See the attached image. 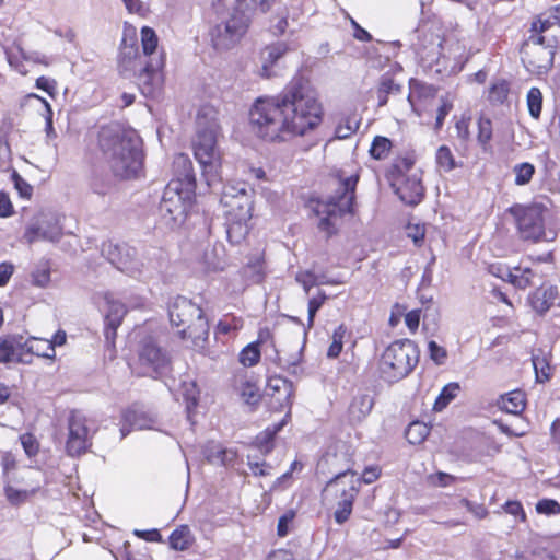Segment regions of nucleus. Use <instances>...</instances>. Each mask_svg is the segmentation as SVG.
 <instances>
[{"label":"nucleus","mask_w":560,"mask_h":560,"mask_svg":"<svg viewBox=\"0 0 560 560\" xmlns=\"http://www.w3.org/2000/svg\"><path fill=\"white\" fill-rule=\"evenodd\" d=\"M402 93V85L398 83L389 73H384L378 83L377 98L378 106H385L388 103L389 96L400 95Z\"/></svg>","instance_id":"a878e982"},{"label":"nucleus","mask_w":560,"mask_h":560,"mask_svg":"<svg viewBox=\"0 0 560 560\" xmlns=\"http://www.w3.org/2000/svg\"><path fill=\"white\" fill-rule=\"evenodd\" d=\"M326 300V295L322 292H319L317 295L313 296L308 301V323L310 325H313L314 317L317 313V311L322 307Z\"/></svg>","instance_id":"13d9d810"},{"label":"nucleus","mask_w":560,"mask_h":560,"mask_svg":"<svg viewBox=\"0 0 560 560\" xmlns=\"http://www.w3.org/2000/svg\"><path fill=\"white\" fill-rule=\"evenodd\" d=\"M35 86L48 93L50 96H54L56 93L57 82L54 79L42 75L36 79Z\"/></svg>","instance_id":"052dcab7"},{"label":"nucleus","mask_w":560,"mask_h":560,"mask_svg":"<svg viewBox=\"0 0 560 560\" xmlns=\"http://www.w3.org/2000/svg\"><path fill=\"white\" fill-rule=\"evenodd\" d=\"M499 407L513 415H520L526 406L525 393L522 390H513L502 395L499 400Z\"/></svg>","instance_id":"cd10ccee"},{"label":"nucleus","mask_w":560,"mask_h":560,"mask_svg":"<svg viewBox=\"0 0 560 560\" xmlns=\"http://www.w3.org/2000/svg\"><path fill=\"white\" fill-rule=\"evenodd\" d=\"M346 327L343 325H340L332 334V341L330 343V346L328 347V350H327V357L328 358H331V359H335L337 358L341 351H342V347H343V338H345V335H346Z\"/></svg>","instance_id":"c03bdc74"},{"label":"nucleus","mask_w":560,"mask_h":560,"mask_svg":"<svg viewBox=\"0 0 560 560\" xmlns=\"http://www.w3.org/2000/svg\"><path fill=\"white\" fill-rule=\"evenodd\" d=\"M55 359L56 350L48 339L30 337L24 343L19 345L18 362L30 364L32 357Z\"/></svg>","instance_id":"f3484780"},{"label":"nucleus","mask_w":560,"mask_h":560,"mask_svg":"<svg viewBox=\"0 0 560 560\" xmlns=\"http://www.w3.org/2000/svg\"><path fill=\"white\" fill-rule=\"evenodd\" d=\"M108 310L105 315L104 336L106 342L114 349L117 338V329L122 324L124 317L127 314V307L124 303L118 301H108Z\"/></svg>","instance_id":"6ab92c4d"},{"label":"nucleus","mask_w":560,"mask_h":560,"mask_svg":"<svg viewBox=\"0 0 560 560\" xmlns=\"http://www.w3.org/2000/svg\"><path fill=\"white\" fill-rule=\"evenodd\" d=\"M19 345L12 336L0 337V363L18 361Z\"/></svg>","instance_id":"2f4dec72"},{"label":"nucleus","mask_w":560,"mask_h":560,"mask_svg":"<svg viewBox=\"0 0 560 560\" xmlns=\"http://www.w3.org/2000/svg\"><path fill=\"white\" fill-rule=\"evenodd\" d=\"M510 86L505 80H501L490 88L489 100L502 104L509 95Z\"/></svg>","instance_id":"de8ad7c7"},{"label":"nucleus","mask_w":560,"mask_h":560,"mask_svg":"<svg viewBox=\"0 0 560 560\" xmlns=\"http://www.w3.org/2000/svg\"><path fill=\"white\" fill-rule=\"evenodd\" d=\"M14 213L13 205L7 192L0 191V218H8Z\"/></svg>","instance_id":"0e129e2a"},{"label":"nucleus","mask_w":560,"mask_h":560,"mask_svg":"<svg viewBox=\"0 0 560 560\" xmlns=\"http://www.w3.org/2000/svg\"><path fill=\"white\" fill-rule=\"evenodd\" d=\"M430 433V428L421 421L411 422L406 429L405 435L410 444L417 445L422 443Z\"/></svg>","instance_id":"473e14b6"},{"label":"nucleus","mask_w":560,"mask_h":560,"mask_svg":"<svg viewBox=\"0 0 560 560\" xmlns=\"http://www.w3.org/2000/svg\"><path fill=\"white\" fill-rule=\"evenodd\" d=\"M380 477V468L377 466L365 467L362 471L352 469V490L354 489V482L372 483Z\"/></svg>","instance_id":"ea45409f"},{"label":"nucleus","mask_w":560,"mask_h":560,"mask_svg":"<svg viewBox=\"0 0 560 560\" xmlns=\"http://www.w3.org/2000/svg\"><path fill=\"white\" fill-rule=\"evenodd\" d=\"M289 45L284 42H278L267 45L260 51L261 69L259 75L264 79H269L273 75L272 68L288 51Z\"/></svg>","instance_id":"aec40b11"},{"label":"nucleus","mask_w":560,"mask_h":560,"mask_svg":"<svg viewBox=\"0 0 560 560\" xmlns=\"http://www.w3.org/2000/svg\"><path fill=\"white\" fill-rule=\"evenodd\" d=\"M513 269L503 265V264H491L489 266V272L494 277L502 279L503 281H508L511 278Z\"/></svg>","instance_id":"680f3d73"},{"label":"nucleus","mask_w":560,"mask_h":560,"mask_svg":"<svg viewBox=\"0 0 560 560\" xmlns=\"http://www.w3.org/2000/svg\"><path fill=\"white\" fill-rule=\"evenodd\" d=\"M196 542V537L188 525L177 526L168 536V545L173 550H189Z\"/></svg>","instance_id":"b1692460"},{"label":"nucleus","mask_w":560,"mask_h":560,"mask_svg":"<svg viewBox=\"0 0 560 560\" xmlns=\"http://www.w3.org/2000/svg\"><path fill=\"white\" fill-rule=\"evenodd\" d=\"M142 54L152 57L159 46V37L150 26H143L140 31ZM165 66V54L162 51L158 58H150L139 72V80L143 85V93L153 94L160 86L162 70Z\"/></svg>","instance_id":"9d476101"},{"label":"nucleus","mask_w":560,"mask_h":560,"mask_svg":"<svg viewBox=\"0 0 560 560\" xmlns=\"http://www.w3.org/2000/svg\"><path fill=\"white\" fill-rule=\"evenodd\" d=\"M175 167H182L185 171V178L188 183L195 185V174L192 171V163L186 153H178L174 158L173 162Z\"/></svg>","instance_id":"09e8293b"},{"label":"nucleus","mask_w":560,"mask_h":560,"mask_svg":"<svg viewBox=\"0 0 560 560\" xmlns=\"http://www.w3.org/2000/svg\"><path fill=\"white\" fill-rule=\"evenodd\" d=\"M341 194L330 197L324 201L320 199H311L310 207L313 213L318 218L317 228L325 234L326 238L336 235L342 225L343 217L350 211V178L339 180Z\"/></svg>","instance_id":"423d86ee"},{"label":"nucleus","mask_w":560,"mask_h":560,"mask_svg":"<svg viewBox=\"0 0 560 560\" xmlns=\"http://www.w3.org/2000/svg\"><path fill=\"white\" fill-rule=\"evenodd\" d=\"M557 290L552 285H540L529 295V303L538 314H545L553 304Z\"/></svg>","instance_id":"412c9836"},{"label":"nucleus","mask_w":560,"mask_h":560,"mask_svg":"<svg viewBox=\"0 0 560 560\" xmlns=\"http://www.w3.org/2000/svg\"><path fill=\"white\" fill-rule=\"evenodd\" d=\"M428 351L430 359L436 365H443L447 359V351L444 347L439 346L434 340L428 342Z\"/></svg>","instance_id":"3c124183"},{"label":"nucleus","mask_w":560,"mask_h":560,"mask_svg":"<svg viewBox=\"0 0 560 560\" xmlns=\"http://www.w3.org/2000/svg\"><path fill=\"white\" fill-rule=\"evenodd\" d=\"M453 108V104L445 98H441V105L438 108L436 118H435V130H440L444 124L445 117L450 114Z\"/></svg>","instance_id":"6e6d98bb"},{"label":"nucleus","mask_w":560,"mask_h":560,"mask_svg":"<svg viewBox=\"0 0 560 560\" xmlns=\"http://www.w3.org/2000/svg\"><path fill=\"white\" fill-rule=\"evenodd\" d=\"M261 358L260 352V342L254 341L244 347L240 354H238V361L242 365L246 368L255 366L259 363Z\"/></svg>","instance_id":"7c9ffc66"},{"label":"nucleus","mask_w":560,"mask_h":560,"mask_svg":"<svg viewBox=\"0 0 560 560\" xmlns=\"http://www.w3.org/2000/svg\"><path fill=\"white\" fill-rule=\"evenodd\" d=\"M296 516V512L293 509L288 510L284 514L279 517L277 525V535L281 538L285 537L289 532V525L293 523Z\"/></svg>","instance_id":"603ef678"},{"label":"nucleus","mask_w":560,"mask_h":560,"mask_svg":"<svg viewBox=\"0 0 560 560\" xmlns=\"http://www.w3.org/2000/svg\"><path fill=\"white\" fill-rule=\"evenodd\" d=\"M515 184L518 186L526 185L530 182L535 167L530 163H521L514 166Z\"/></svg>","instance_id":"49530a36"},{"label":"nucleus","mask_w":560,"mask_h":560,"mask_svg":"<svg viewBox=\"0 0 560 560\" xmlns=\"http://www.w3.org/2000/svg\"><path fill=\"white\" fill-rule=\"evenodd\" d=\"M410 92L407 96L408 102L411 107L415 109L413 98L418 97L420 100L433 98L436 95L438 90L431 85L418 80L411 79L409 81Z\"/></svg>","instance_id":"c756f323"},{"label":"nucleus","mask_w":560,"mask_h":560,"mask_svg":"<svg viewBox=\"0 0 560 560\" xmlns=\"http://www.w3.org/2000/svg\"><path fill=\"white\" fill-rule=\"evenodd\" d=\"M252 24L248 14L235 7L220 22L211 25L208 37L211 47L217 51H226L237 46L247 34Z\"/></svg>","instance_id":"0eeeda50"},{"label":"nucleus","mask_w":560,"mask_h":560,"mask_svg":"<svg viewBox=\"0 0 560 560\" xmlns=\"http://www.w3.org/2000/svg\"><path fill=\"white\" fill-rule=\"evenodd\" d=\"M11 179L14 188L18 190L20 197L31 199L33 196V187L30 185L15 170L11 174Z\"/></svg>","instance_id":"8fccbe9b"},{"label":"nucleus","mask_w":560,"mask_h":560,"mask_svg":"<svg viewBox=\"0 0 560 560\" xmlns=\"http://www.w3.org/2000/svg\"><path fill=\"white\" fill-rule=\"evenodd\" d=\"M389 182L395 192L406 205L416 206L424 196V187L419 172H412L406 177H393Z\"/></svg>","instance_id":"2eb2a0df"},{"label":"nucleus","mask_w":560,"mask_h":560,"mask_svg":"<svg viewBox=\"0 0 560 560\" xmlns=\"http://www.w3.org/2000/svg\"><path fill=\"white\" fill-rule=\"evenodd\" d=\"M533 366L536 374V380L544 383L550 378V365L545 357L533 355Z\"/></svg>","instance_id":"a18cd8bd"},{"label":"nucleus","mask_w":560,"mask_h":560,"mask_svg":"<svg viewBox=\"0 0 560 560\" xmlns=\"http://www.w3.org/2000/svg\"><path fill=\"white\" fill-rule=\"evenodd\" d=\"M285 422L284 420L267 427L264 431L256 435L253 445L264 455H268L275 447V439L282 430Z\"/></svg>","instance_id":"5701e85b"},{"label":"nucleus","mask_w":560,"mask_h":560,"mask_svg":"<svg viewBox=\"0 0 560 560\" xmlns=\"http://www.w3.org/2000/svg\"><path fill=\"white\" fill-rule=\"evenodd\" d=\"M98 147L114 177L130 180L142 175L144 153L135 130L120 126L103 127L98 132Z\"/></svg>","instance_id":"f03ea898"},{"label":"nucleus","mask_w":560,"mask_h":560,"mask_svg":"<svg viewBox=\"0 0 560 560\" xmlns=\"http://www.w3.org/2000/svg\"><path fill=\"white\" fill-rule=\"evenodd\" d=\"M86 422V418L79 411H72L70 413L66 452L71 457L85 454L92 445L90 430Z\"/></svg>","instance_id":"4468645a"},{"label":"nucleus","mask_w":560,"mask_h":560,"mask_svg":"<svg viewBox=\"0 0 560 560\" xmlns=\"http://www.w3.org/2000/svg\"><path fill=\"white\" fill-rule=\"evenodd\" d=\"M374 406V390L372 388H365L363 392H359L352 401V407L357 409L352 410V420L362 421L372 410Z\"/></svg>","instance_id":"bb28decb"},{"label":"nucleus","mask_w":560,"mask_h":560,"mask_svg":"<svg viewBox=\"0 0 560 560\" xmlns=\"http://www.w3.org/2000/svg\"><path fill=\"white\" fill-rule=\"evenodd\" d=\"M392 145L388 138L376 136L372 142L370 153L375 160H384L388 155Z\"/></svg>","instance_id":"58836bf2"},{"label":"nucleus","mask_w":560,"mask_h":560,"mask_svg":"<svg viewBox=\"0 0 560 560\" xmlns=\"http://www.w3.org/2000/svg\"><path fill=\"white\" fill-rule=\"evenodd\" d=\"M539 514L557 515L560 513V503L553 499H541L536 504Z\"/></svg>","instance_id":"864d4df0"},{"label":"nucleus","mask_w":560,"mask_h":560,"mask_svg":"<svg viewBox=\"0 0 560 560\" xmlns=\"http://www.w3.org/2000/svg\"><path fill=\"white\" fill-rule=\"evenodd\" d=\"M459 503L479 520L485 518L488 515V511L483 504L471 502L465 498L460 499Z\"/></svg>","instance_id":"4d7b16f0"},{"label":"nucleus","mask_w":560,"mask_h":560,"mask_svg":"<svg viewBox=\"0 0 560 560\" xmlns=\"http://www.w3.org/2000/svg\"><path fill=\"white\" fill-rule=\"evenodd\" d=\"M509 282L518 289H526L533 285L534 271L529 267L517 266L513 268Z\"/></svg>","instance_id":"f704fd0d"},{"label":"nucleus","mask_w":560,"mask_h":560,"mask_svg":"<svg viewBox=\"0 0 560 560\" xmlns=\"http://www.w3.org/2000/svg\"><path fill=\"white\" fill-rule=\"evenodd\" d=\"M492 139V122L487 117L478 119V135L477 141L482 148L483 152L491 150L490 141Z\"/></svg>","instance_id":"e433bc0d"},{"label":"nucleus","mask_w":560,"mask_h":560,"mask_svg":"<svg viewBox=\"0 0 560 560\" xmlns=\"http://www.w3.org/2000/svg\"><path fill=\"white\" fill-rule=\"evenodd\" d=\"M125 42L126 40L124 39V46L119 55L118 65L124 71L133 70V62L140 58V52L136 43L127 46Z\"/></svg>","instance_id":"c9c22d12"},{"label":"nucleus","mask_w":560,"mask_h":560,"mask_svg":"<svg viewBox=\"0 0 560 560\" xmlns=\"http://www.w3.org/2000/svg\"><path fill=\"white\" fill-rule=\"evenodd\" d=\"M244 320L241 316L234 314H225L219 319L214 327V338L221 339L223 337L236 336V334L243 328Z\"/></svg>","instance_id":"393cba45"},{"label":"nucleus","mask_w":560,"mask_h":560,"mask_svg":"<svg viewBox=\"0 0 560 560\" xmlns=\"http://www.w3.org/2000/svg\"><path fill=\"white\" fill-rule=\"evenodd\" d=\"M413 165H415V160L412 158H409V156L398 158L388 171V179L392 180L393 177L409 176L410 174H408V172L412 171Z\"/></svg>","instance_id":"4c0bfd02"},{"label":"nucleus","mask_w":560,"mask_h":560,"mask_svg":"<svg viewBox=\"0 0 560 560\" xmlns=\"http://www.w3.org/2000/svg\"><path fill=\"white\" fill-rule=\"evenodd\" d=\"M135 535L145 541L162 542L163 537L159 529L135 530Z\"/></svg>","instance_id":"e2e57ef3"},{"label":"nucleus","mask_w":560,"mask_h":560,"mask_svg":"<svg viewBox=\"0 0 560 560\" xmlns=\"http://www.w3.org/2000/svg\"><path fill=\"white\" fill-rule=\"evenodd\" d=\"M460 390V385L456 382L446 384L434 402V410H443L453 399L456 398Z\"/></svg>","instance_id":"72a5a7b5"},{"label":"nucleus","mask_w":560,"mask_h":560,"mask_svg":"<svg viewBox=\"0 0 560 560\" xmlns=\"http://www.w3.org/2000/svg\"><path fill=\"white\" fill-rule=\"evenodd\" d=\"M322 116V105L303 75H294L275 96L258 97L249 112L256 135L270 142L304 136L320 124Z\"/></svg>","instance_id":"f257e3e1"},{"label":"nucleus","mask_w":560,"mask_h":560,"mask_svg":"<svg viewBox=\"0 0 560 560\" xmlns=\"http://www.w3.org/2000/svg\"><path fill=\"white\" fill-rule=\"evenodd\" d=\"M247 465L254 476L265 477L270 474L269 469L271 468L269 464L266 462H250L248 459Z\"/></svg>","instance_id":"69168bd1"},{"label":"nucleus","mask_w":560,"mask_h":560,"mask_svg":"<svg viewBox=\"0 0 560 560\" xmlns=\"http://www.w3.org/2000/svg\"><path fill=\"white\" fill-rule=\"evenodd\" d=\"M527 106L533 118H539L542 107V94L538 88H532L527 93Z\"/></svg>","instance_id":"a19ab883"},{"label":"nucleus","mask_w":560,"mask_h":560,"mask_svg":"<svg viewBox=\"0 0 560 560\" xmlns=\"http://www.w3.org/2000/svg\"><path fill=\"white\" fill-rule=\"evenodd\" d=\"M420 351L410 339L393 341L383 352L380 360L382 377L389 382H398L408 376L419 362Z\"/></svg>","instance_id":"39448f33"},{"label":"nucleus","mask_w":560,"mask_h":560,"mask_svg":"<svg viewBox=\"0 0 560 560\" xmlns=\"http://www.w3.org/2000/svg\"><path fill=\"white\" fill-rule=\"evenodd\" d=\"M508 211L514 217L520 237L523 241L538 243L551 242L556 238V231L546 229L548 209L545 206L540 203L527 207L514 205Z\"/></svg>","instance_id":"6e6552de"},{"label":"nucleus","mask_w":560,"mask_h":560,"mask_svg":"<svg viewBox=\"0 0 560 560\" xmlns=\"http://www.w3.org/2000/svg\"><path fill=\"white\" fill-rule=\"evenodd\" d=\"M555 48L553 39L532 34L522 46V61L532 72L538 74L547 72L553 63Z\"/></svg>","instance_id":"f8f14e48"},{"label":"nucleus","mask_w":560,"mask_h":560,"mask_svg":"<svg viewBox=\"0 0 560 560\" xmlns=\"http://www.w3.org/2000/svg\"><path fill=\"white\" fill-rule=\"evenodd\" d=\"M121 433L125 436L132 430L151 429L155 424V418L143 406L133 404L121 413Z\"/></svg>","instance_id":"dca6fc26"},{"label":"nucleus","mask_w":560,"mask_h":560,"mask_svg":"<svg viewBox=\"0 0 560 560\" xmlns=\"http://www.w3.org/2000/svg\"><path fill=\"white\" fill-rule=\"evenodd\" d=\"M503 509L506 513H509L511 515L520 516L521 521L526 520V514L523 510L521 502H518V501H508L503 505Z\"/></svg>","instance_id":"338daca9"},{"label":"nucleus","mask_w":560,"mask_h":560,"mask_svg":"<svg viewBox=\"0 0 560 560\" xmlns=\"http://www.w3.org/2000/svg\"><path fill=\"white\" fill-rule=\"evenodd\" d=\"M349 469L331 478L322 491V501L334 510L336 523L343 524L350 517V479Z\"/></svg>","instance_id":"9b49d317"},{"label":"nucleus","mask_w":560,"mask_h":560,"mask_svg":"<svg viewBox=\"0 0 560 560\" xmlns=\"http://www.w3.org/2000/svg\"><path fill=\"white\" fill-rule=\"evenodd\" d=\"M220 129L215 109L210 106L200 108L191 149L208 186L221 182L222 154L218 145Z\"/></svg>","instance_id":"7ed1b4c3"},{"label":"nucleus","mask_w":560,"mask_h":560,"mask_svg":"<svg viewBox=\"0 0 560 560\" xmlns=\"http://www.w3.org/2000/svg\"><path fill=\"white\" fill-rule=\"evenodd\" d=\"M228 217V238L232 244L241 243L249 233L248 221L252 219L250 205L245 192L240 198L224 201Z\"/></svg>","instance_id":"ddd939ff"},{"label":"nucleus","mask_w":560,"mask_h":560,"mask_svg":"<svg viewBox=\"0 0 560 560\" xmlns=\"http://www.w3.org/2000/svg\"><path fill=\"white\" fill-rule=\"evenodd\" d=\"M42 489V483L37 479L30 489L19 490L8 485L4 487V493L8 501L13 505H20L26 502L31 497L35 495Z\"/></svg>","instance_id":"c85d7f7f"},{"label":"nucleus","mask_w":560,"mask_h":560,"mask_svg":"<svg viewBox=\"0 0 560 560\" xmlns=\"http://www.w3.org/2000/svg\"><path fill=\"white\" fill-rule=\"evenodd\" d=\"M171 358L152 337H147L138 345L136 355L129 358L128 365L138 377L159 378L171 370Z\"/></svg>","instance_id":"1a4fd4ad"},{"label":"nucleus","mask_w":560,"mask_h":560,"mask_svg":"<svg viewBox=\"0 0 560 560\" xmlns=\"http://www.w3.org/2000/svg\"><path fill=\"white\" fill-rule=\"evenodd\" d=\"M420 316H421L420 310H412L406 314L405 323L411 332H415L418 329L419 323H420Z\"/></svg>","instance_id":"774afa93"},{"label":"nucleus","mask_w":560,"mask_h":560,"mask_svg":"<svg viewBox=\"0 0 560 560\" xmlns=\"http://www.w3.org/2000/svg\"><path fill=\"white\" fill-rule=\"evenodd\" d=\"M236 389L243 400L250 406H257L261 399V394L257 382L247 377V375L241 374L235 376Z\"/></svg>","instance_id":"4be33fe9"},{"label":"nucleus","mask_w":560,"mask_h":560,"mask_svg":"<svg viewBox=\"0 0 560 560\" xmlns=\"http://www.w3.org/2000/svg\"><path fill=\"white\" fill-rule=\"evenodd\" d=\"M266 394L273 398L276 404L281 408H291L293 404V384L292 382L280 375H273L268 377L266 385Z\"/></svg>","instance_id":"a211bd4d"},{"label":"nucleus","mask_w":560,"mask_h":560,"mask_svg":"<svg viewBox=\"0 0 560 560\" xmlns=\"http://www.w3.org/2000/svg\"><path fill=\"white\" fill-rule=\"evenodd\" d=\"M469 121H470L469 117L463 116L455 124L457 138L464 142H467L470 139Z\"/></svg>","instance_id":"bf43d9fd"},{"label":"nucleus","mask_w":560,"mask_h":560,"mask_svg":"<svg viewBox=\"0 0 560 560\" xmlns=\"http://www.w3.org/2000/svg\"><path fill=\"white\" fill-rule=\"evenodd\" d=\"M435 159L439 167L444 172H450L456 166L454 155L446 145H441L438 149Z\"/></svg>","instance_id":"79ce46f5"},{"label":"nucleus","mask_w":560,"mask_h":560,"mask_svg":"<svg viewBox=\"0 0 560 560\" xmlns=\"http://www.w3.org/2000/svg\"><path fill=\"white\" fill-rule=\"evenodd\" d=\"M245 270L250 271V278L254 282L260 283L265 279V259L262 256H257L254 259H250L246 266Z\"/></svg>","instance_id":"37998d69"},{"label":"nucleus","mask_w":560,"mask_h":560,"mask_svg":"<svg viewBox=\"0 0 560 560\" xmlns=\"http://www.w3.org/2000/svg\"><path fill=\"white\" fill-rule=\"evenodd\" d=\"M21 444L27 456H35L39 451V443L32 433H24L20 436Z\"/></svg>","instance_id":"5fc2aeb1"},{"label":"nucleus","mask_w":560,"mask_h":560,"mask_svg":"<svg viewBox=\"0 0 560 560\" xmlns=\"http://www.w3.org/2000/svg\"><path fill=\"white\" fill-rule=\"evenodd\" d=\"M168 318L182 340H190L195 347H203L209 337V323L198 304L177 296L170 304Z\"/></svg>","instance_id":"20e7f679"}]
</instances>
